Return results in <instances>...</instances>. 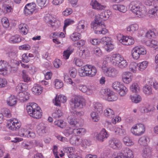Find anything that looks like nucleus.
Wrapping results in <instances>:
<instances>
[{
  "mask_svg": "<svg viewBox=\"0 0 158 158\" xmlns=\"http://www.w3.org/2000/svg\"><path fill=\"white\" fill-rule=\"evenodd\" d=\"M129 9L138 17H143L146 14V8L139 1L131 2L129 5Z\"/></svg>",
  "mask_w": 158,
  "mask_h": 158,
  "instance_id": "1",
  "label": "nucleus"
},
{
  "mask_svg": "<svg viewBox=\"0 0 158 158\" xmlns=\"http://www.w3.org/2000/svg\"><path fill=\"white\" fill-rule=\"evenodd\" d=\"M26 109L30 116L34 118L39 119L42 116L40 107L35 103H29L27 106Z\"/></svg>",
  "mask_w": 158,
  "mask_h": 158,
  "instance_id": "2",
  "label": "nucleus"
},
{
  "mask_svg": "<svg viewBox=\"0 0 158 158\" xmlns=\"http://www.w3.org/2000/svg\"><path fill=\"white\" fill-rule=\"evenodd\" d=\"M71 104L74 106L73 108L80 109L85 105V100L81 97L76 96L71 100Z\"/></svg>",
  "mask_w": 158,
  "mask_h": 158,
  "instance_id": "3",
  "label": "nucleus"
},
{
  "mask_svg": "<svg viewBox=\"0 0 158 158\" xmlns=\"http://www.w3.org/2000/svg\"><path fill=\"white\" fill-rule=\"evenodd\" d=\"M91 27L94 29H98L95 31V33L96 34H102L104 35L108 32L107 30L105 28L103 22H94L92 25Z\"/></svg>",
  "mask_w": 158,
  "mask_h": 158,
  "instance_id": "4",
  "label": "nucleus"
},
{
  "mask_svg": "<svg viewBox=\"0 0 158 158\" xmlns=\"http://www.w3.org/2000/svg\"><path fill=\"white\" fill-rule=\"evenodd\" d=\"M113 89L119 93L121 96H124L127 91V89L123 84L118 81L114 82L112 85Z\"/></svg>",
  "mask_w": 158,
  "mask_h": 158,
  "instance_id": "5",
  "label": "nucleus"
},
{
  "mask_svg": "<svg viewBox=\"0 0 158 158\" xmlns=\"http://www.w3.org/2000/svg\"><path fill=\"white\" fill-rule=\"evenodd\" d=\"M145 131L144 125L141 123H137L133 126L131 129V132L135 135H140Z\"/></svg>",
  "mask_w": 158,
  "mask_h": 158,
  "instance_id": "6",
  "label": "nucleus"
},
{
  "mask_svg": "<svg viewBox=\"0 0 158 158\" xmlns=\"http://www.w3.org/2000/svg\"><path fill=\"white\" fill-rule=\"evenodd\" d=\"M117 39L120 42L126 45H132L135 42L134 40L132 37L124 36L121 34H118L117 35Z\"/></svg>",
  "mask_w": 158,
  "mask_h": 158,
  "instance_id": "7",
  "label": "nucleus"
},
{
  "mask_svg": "<svg viewBox=\"0 0 158 158\" xmlns=\"http://www.w3.org/2000/svg\"><path fill=\"white\" fill-rule=\"evenodd\" d=\"M102 44L105 45V49L107 51L109 52L114 48V45L112 43L111 38L108 37H104L101 39Z\"/></svg>",
  "mask_w": 158,
  "mask_h": 158,
  "instance_id": "8",
  "label": "nucleus"
},
{
  "mask_svg": "<svg viewBox=\"0 0 158 158\" xmlns=\"http://www.w3.org/2000/svg\"><path fill=\"white\" fill-rule=\"evenodd\" d=\"M7 125L9 129L13 131H16L20 127L21 125L20 122L18 121L16 119L14 118L10 119L8 121Z\"/></svg>",
  "mask_w": 158,
  "mask_h": 158,
  "instance_id": "9",
  "label": "nucleus"
},
{
  "mask_svg": "<svg viewBox=\"0 0 158 158\" xmlns=\"http://www.w3.org/2000/svg\"><path fill=\"white\" fill-rule=\"evenodd\" d=\"M133 155L132 151L129 148H123L121 152L119 153L118 158H133Z\"/></svg>",
  "mask_w": 158,
  "mask_h": 158,
  "instance_id": "10",
  "label": "nucleus"
},
{
  "mask_svg": "<svg viewBox=\"0 0 158 158\" xmlns=\"http://www.w3.org/2000/svg\"><path fill=\"white\" fill-rule=\"evenodd\" d=\"M104 92V95L106 99L109 101L112 102L117 100V98L114 95V92L111 91L110 89H105L102 90Z\"/></svg>",
  "mask_w": 158,
  "mask_h": 158,
  "instance_id": "11",
  "label": "nucleus"
},
{
  "mask_svg": "<svg viewBox=\"0 0 158 158\" xmlns=\"http://www.w3.org/2000/svg\"><path fill=\"white\" fill-rule=\"evenodd\" d=\"M111 14V12L109 10L102 11L100 15L96 16L95 22H103L102 20H105L107 19Z\"/></svg>",
  "mask_w": 158,
  "mask_h": 158,
  "instance_id": "12",
  "label": "nucleus"
},
{
  "mask_svg": "<svg viewBox=\"0 0 158 158\" xmlns=\"http://www.w3.org/2000/svg\"><path fill=\"white\" fill-rule=\"evenodd\" d=\"M110 147L114 149H120L122 147L120 141L116 138H112L110 139L108 142Z\"/></svg>",
  "mask_w": 158,
  "mask_h": 158,
  "instance_id": "13",
  "label": "nucleus"
},
{
  "mask_svg": "<svg viewBox=\"0 0 158 158\" xmlns=\"http://www.w3.org/2000/svg\"><path fill=\"white\" fill-rule=\"evenodd\" d=\"M104 73L107 77L111 78H114L117 76L118 73V72L114 68L109 67L107 68L104 71Z\"/></svg>",
  "mask_w": 158,
  "mask_h": 158,
  "instance_id": "14",
  "label": "nucleus"
},
{
  "mask_svg": "<svg viewBox=\"0 0 158 158\" xmlns=\"http://www.w3.org/2000/svg\"><path fill=\"white\" fill-rule=\"evenodd\" d=\"M109 136L106 130L103 128L99 134H97L96 137L97 139L99 141L102 142L104 139H107Z\"/></svg>",
  "mask_w": 158,
  "mask_h": 158,
  "instance_id": "15",
  "label": "nucleus"
},
{
  "mask_svg": "<svg viewBox=\"0 0 158 158\" xmlns=\"http://www.w3.org/2000/svg\"><path fill=\"white\" fill-rule=\"evenodd\" d=\"M86 71L87 72V76L92 77L95 76L97 72L96 68L94 66L91 65H86Z\"/></svg>",
  "mask_w": 158,
  "mask_h": 158,
  "instance_id": "16",
  "label": "nucleus"
},
{
  "mask_svg": "<svg viewBox=\"0 0 158 158\" xmlns=\"http://www.w3.org/2000/svg\"><path fill=\"white\" fill-rule=\"evenodd\" d=\"M87 26V22L84 20H81L78 23L76 30L78 32H82L85 30Z\"/></svg>",
  "mask_w": 158,
  "mask_h": 158,
  "instance_id": "17",
  "label": "nucleus"
},
{
  "mask_svg": "<svg viewBox=\"0 0 158 158\" xmlns=\"http://www.w3.org/2000/svg\"><path fill=\"white\" fill-rule=\"evenodd\" d=\"M37 132L40 136H43L47 132L46 127L43 123H40L37 127Z\"/></svg>",
  "mask_w": 158,
  "mask_h": 158,
  "instance_id": "18",
  "label": "nucleus"
},
{
  "mask_svg": "<svg viewBox=\"0 0 158 158\" xmlns=\"http://www.w3.org/2000/svg\"><path fill=\"white\" fill-rule=\"evenodd\" d=\"M111 62L115 66H117L123 57L119 54H114L112 56Z\"/></svg>",
  "mask_w": 158,
  "mask_h": 158,
  "instance_id": "19",
  "label": "nucleus"
},
{
  "mask_svg": "<svg viewBox=\"0 0 158 158\" xmlns=\"http://www.w3.org/2000/svg\"><path fill=\"white\" fill-rule=\"evenodd\" d=\"M7 64L6 61H0V74L4 75L6 73L7 69Z\"/></svg>",
  "mask_w": 158,
  "mask_h": 158,
  "instance_id": "20",
  "label": "nucleus"
},
{
  "mask_svg": "<svg viewBox=\"0 0 158 158\" xmlns=\"http://www.w3.org/2000/svg\"><path fill=\"white\" fill-rule=\"evenodd\" d=\"M90 5L93 9L97 10H102L105 7V6L101 5L96 0H92Z\"/></svg>",
  "mask_w": 158,
  "mask_h": 158,
  "instance_id": "21",
  "label": "nucleus"
},
{
  "mask_svg": "<svg viewBox=\"0 0 158 158\" xmlns=\"http://www.w3.org/2000/svg\"><path fill=\"white\" fill-rule=\"evenodd\" d=\"M149 17L151 18H156L158 17V4L153 8L148 11Z\"/></svg>",
  "mask_w": 158,
  "mask_h": 158,
  "instance_id": "22",
  "label": "nucleus"
},
{
  "mask_svg": "<svg viewBox=\"0 0 158 158\" xmlns=\"http://www.w3.org/2000/svg\"><path fill=\"white\" fill-rule=\"evenodd\" d=\"M18 95L20 98L19 99L23 102L27 101L30 96V94L27 92H19Z\"/></svg>",
  "mask_w": 158,
  "mask_h": 158,
  "instance_id": "23",
  "label": "nucleus"
},
{
  "mask_svg": "<svg viewBox=\"0 0 158 158\" xmlns=\"http://www.w3.org/2000/svg\"><path fill=\"white\" fill-rule=\"evenodd\" d=\"M152 148L149 146H146L143 149L142 156L144 158L149 157L151 154Z\"/></svg>",
  "mask_w": 158,
  "mask_h": 158,
  "instance_id": "24",
  "label": "nucleus"
},
{
  "mask_svg": "<svg viewBox=\"0 0 158 158\" xmlns=\"http://www.w3.org/2000/svg\"><path fill=\"white\" fill-rule=\"evenodd\" d=\"M42 88L40 85L35 84L32 89L33 93L36 95H39L42 92Z\"/></svg>",
  "mask_w": 158,
  "mask_h": 158,
  "instance_id": "25",
  "label": "nucleus"
},
{
  "mask_svg": "<svg viewBox=\"0 0 158 158\" xmlns=\"http://www.w3.org/2000/svg\"><path fill=\"white\" fill-rule=\"evenodd\" d=\"M68 120L70 124L73 127L78 128L80 126L79 122L74 118H73L72 117H69L68 118Z\"/></svg>",
  "mask_w": 158,
  "mask_h": 158,
  "instance_id": "26",
  "label": "nucleus"
},
{
  "mask_svg": "<svg viewBox=\"0 0 158 158\" xmlns=\"http://www.w3.org/2000/svg\"><path fill=\"white\" fill-rule=\"evenodd\" d=\"M6 102L9 106H12L16 104L17 101L15 96L11 95L7 99Z\"/></svg>",
  "mask_w": 158,
  "mask_h": 158,
  "instance_id": "27",
  "label": "nucleus"
},
{
  "mask_svg": "<svg viewBox=\"0 0 158 158\" xmlns=\"http://www.w3.org/2000/svg\"><path fill=\"white\" fill-rule=\"evenodd\" d=\"M149 141V139L148 137L143 136L139 139L138 143L141 145L146 146Z\"/></svg>",
  "mask_w": 158,
  "mask_h": 158,
  "instance_id": "28",
  "label": "nucleus"
},
{
  "mask_svg": "<svg viewBox=\"0 0 158 158\" xmlns=\"http://www.w3.org/2000/svg\"><path fill=\"white\" fill-rule=\"evenodd\" d=\"M138 28V25L136 24H135L128 26L127 28V30L130 32L131 33H133L137 31Z\"/></svg>",
  "mask_w": 158,
  "mask_h": 158,
  "instance_id": "29",
  "label": "nucleus"
},
{
  "mask_svg": "<svg viewBox=\"0 0 158 158\" xmlns=\"http://www.w3.org/2000/svg\"><path fill=\"white\" fill-rule=\"evenodd\" d=\"M130 89L133 93H138L139 92L140 88L137 83H134L131 85Z\"/></svg>",
  "mask_w": 158,
  "mask_h": 158,
  "instance_id": "30",
  "label": "nucleus"
},
{
  "mask_svg": "<svg viewBox=\"0 0 158 158\" xmlns=\"http://www.w3.org/2000/svg\"><path fill=\"white\" fill-rule=\"evenodd\" d=\"M105 115L109 118H114V112L110 108H107L104 111Z\"/></svg>",
  "mask_w": 158,
  "mask_h": 158,
  "instance_id": "31",
  "label": "nucleus"
},
{
  "mask_svg": "<svg viewBox=\"0 0 158 158\" xmlns=\"http://www.w3.org/2000/svg\"><path fill=\"white\" fill-rule=\"evenodd\" d=\"M127 73V74H124L123 75V81L124 83L126 84H128L131 81V73Z\"/></svg>",
  "mask_w": 158,
  "mask_h": 158,
  "instance_id": "32",
  "label": "nucleus"
},
{
  "mask_svg": "<svg viewBox=\"0 0 158 158\" xmlns=\"http://www.w3.org/2000/svg\"><path fill=\"white\" fill-rule=\"evenodd\" d=\"M27 87V85L25 84L20 83L16 87V91L18 92V94L19 92H22V91L25 90Z\"/></svg>",
  "mask_w": 158,
  "mask_h": 158,
  "instance_id": "33",
  "label": "nucleus"
},
{
  "mask_svg": "<svg viewBox=\"0 0 158 158\" xmlns=\"http://www.w3.org/2000/svg\"><path fill=\"white\" fill-rule=\"evenodd\" d=\"M21 39L18 35H16L11 36L9 39V42L12 43H16L19 42Z\"/></svg>",
  "mask_w": 158,
  "mask_h": 158,
  "instance_id": "34",
  "label": "nucleus"
},
{
  "mask_svg": "<svg viewBox=\"0 0 158 158\" xmlns=\"http://www.w3.org/2000/svg\"><path fill=\"white\" fill-rule=\"evenodd\" d=\"M143 92L147 95H151L153 94L152 87L148 85L143 87Z\"/></svg>",
  "mask_w": 158,
  "mask_h": 158,
  "instance_id": "35",
  "label": "nucleus"
},
{
  "mask_svg": "<svg viewBox=\"0 0 158 158\" xmlns=\"http://www.w3.org/2000/svg\"><path fill=\"white\" fill-rule=\"evenodd\" d=\"M85 131V129L82 128H75L73 129V132L75 135H78L84 133Z\"/></svg>",
  "mask_w": 158,
  "mask_h": 158,
  "instance_id": "36",
  "label": "nucleus"
},
{
  "mask_svg": "<svg viewBox=\"0 0 158 158\" xmlns=\"http://www.w3.org/2000/svg\"><path fill=\"white\" fill-rule=\"evenodd\" d=\"M148 62L147 61H143L138 64L139 69L143 71L146 69L148 66Z\"/></svg>",
  "mask_w": 158,
  "mask_h": 158,
  "instance_id": "37",
  "label": "nucleus"
},
{
  "mask_svg": "<svg viewBox=\"0 0 158 158\" xmlns=\"http://www.w3.org/2000/svg\"><path fill=\"white\" fill-rule=\"evenodd\" d=\"M86 65L83 68L80 69L78 70L79 75L81 77L87 76V72L86 71Z\"/></svg>",
  "mask_w": 158,
  "mask_h": 158,
  "instance_id": "38",
  "label": "nucleus"
},
{
  "mask_svg": "<svg viewBox=\"0 0 158 158\" xmlns=\"http://www.w3.org/2000/svg\"><path fill=\"white\" fill-rule=\"evenodd\" d=\"M62 116V113L60 110H56L53 113L52 116L54 119H57L60 118Z\"/></svg>",
  "mask_w": 158,
  "mask_h": 158,
  "instance_id": "39",
  "label": "nucleus"
},
{
  "mask_svg": "<svg viewBox=\"0 0 158 158\" xmlns=\"http://www.w3.org/2000/svg\"><path fill=\"white\" fill-rule=\"evenodd\" d=\"M19 27L22 33L24 35L26 34L28 31V27L26 24H20Z\"/></svg>",
  "mask_w": 158,
  "mask_h": 158,
  "instance_id": "40",
  "label": "nucleus"
},
{
  "mask_svg": "<svg viewBox=\"0 0 158 158\" xmlns=\"http://www.w3.org/2000/svg\"><path fill=\"white\" fill-rule=\"evenodd\" d=\"M63 151L68 157L69 155H71V157L74 156V155L73 154V151L72 147H66L64 149Z\"/></svg>",
  "mask_w": 158,
  "mask_h": 158,
  "instance_id": "41",
  "label": "nucleus"
},
{
  "mask_svg": "<svg viewBox=\"0 0 158 158\" xmlns=\"http://www.w3.org/2000/svg\"><path fill=\"white\" fill-rule=\"evenodd\" d=\"M125 144L127 146H131L133 145L134 143L132 140L128 136H125L123 139Z\"/></svg>",
  "mask_w": 158,
  "mask_h": 158,
  "instance_id": "42",
  "label": "nucleus"
},
{
  "mask_svg": "<svg viewBox=\"0 0 158 158\" xmlns=\"http://www.w3.org/2000/svg\"><path fill=\"white\" fill-rule=\"evenodd\" d=\"M94 110L95 111L98 112L99 113H102L103 111L102 105L98 102L96 103L94 106Z\"/></svg>",
  "mask_w": 158,
  "mask_h": 158,
  "instance_id": "43",
  "label": "nucleus"
},
{
  "mask_svg": "<svg viewBox=\"0 0 158 158\" xmlns=\"http://www.w3.org/2000/svg\"><path fill=\"white\" fill-rule=\"evenodd\" d=\"M131 98L132 101L135 103H139L142 100L141 97L138 94L131 96Z\"/></svg>",
  "mask_w": 158,
  "mask_h": 158,
  "instance_id": "44",
  "label": "nucleus"
},
{
  "mask_svg": "<svg viewBox=\"0 0 158 158\" xmlns=\"http://www.w3.org/2000/svg\"><path fill=\"white\" fill-rule=\"evenodd\" d=\"M121 59V60L120 61L119 63L117 66L120 68L123 69L127 66L128 63L127 61L124 60L123 58Z\"/></svg>",
  "mask_w": 158,
  "mask_h": 158,
  "instance_id": "45",
  "label": "nucleus"
},
{
  "mask_svg": "<svg viewBox=\"0 0 158 158\" xmlns=\"http://www.w3.org/2000/svg\"><path fill=\"white\" fill-rule=\"evenodd\" d=\"M134 47L131 51V55L133 58L137 60L140 57V54Z\"/></svg>",
  "mask_w": 158,
  "mask_h": 158,
  "instance_id": "46",
  "label": "nucleus"
},
{
  "mask_svg": "<svg viewBox=\"0 0 158 158\" xmlns=\"http://www.w3.org/2000/svg\"><path fill=\"white\" fill-rule=\"evenodd\" d=\"M81 35L79 33H75L73 34L70 36L71 39L73 41L78 40L81 38Z\"/></svg>",
  "mask_w": 158,
  "mask_h": 158,
  "instance_id": "47",
  "label": "nucleus"
},
{
  "mask_svg": "<svg viewBox=\"0 0 158 158\" xmlns=\"http://www.w3.org/2000/svg\"><path fill=\"white\" fill-rule=\"evenodd\" d=\"M72 52L73 51L70 48H68L64 52L63 55L64 58L66 59H68Z\"/></svg>",
  "mask_w": 158,
  "mask_h": 158,
  "instance_id": "48",
  "label": "nucleus"
},
{
  "mask_svg": "<svg viewBox=\"0 0 158 158\" xmlns=\"http://www.w3.org/2000/svg\"><path fill=\"white\" fill-rule=\"evenodd\" d=\"M140 55H144L146 53V51L144 48L142 46H136L134 47Z\"/></svg>",
  "mask_w": 158,
  "mask_h": 158,
  "instance_id": "49",
  "label": "nucleus"
},
{
  "mask_svg": "<svg viewBox=\"0 0 158 158\" xmlns=\"http://www.w3.org/2000/svg\"><path fill=\"white\" fill-rule=\"evenodd\" d=\"M93 51L95 55L98 56L100 57L102 55V51L99 47H95L93 48Z\"/></svg>",
  "mask_w": 158,
  "mask_h": 158,
  "instance_id": "50",
  "label": "nucleus"
},
{
  "mask_svg": "<svg viewBox=\"0 0 158 158\" xmlns=\"http://www.w3.org/2000/svg\"><path fill=\"white\" fill-rule=\"evenodd\" d=\"M23 135L27 136V138H33L35 136V134L34 132L32 131H26L25 133L23 134Z\"/></svg>",
  "mask_w": 158,
  "mask_h": 158,
  "instance_id": "51",
  "label": "nucleus"
},
{
  "mask_svg": "<svg viewBox=\"0 0 158 158\" xmlns=\"http://www.w3.org/2000/svg\"><path fill=\"white\" fill-rule=\"evenodd\" d=\"M90 115L94 121L96 122L99 120V117L97 113L93 112L91 113Z\"/></svg>",
  "mask_w": 158,
  "mask_h": 158,
  "instance_id": "52",
  "label": "nucleus"
},
{
  "mask_svg": "<svg viewBox=\"0 0 158 158\" xmlns=\"http://www.w3.org/2000/svg\"><path fill=\"white\" fill-rule=\"evenodd\" d=\"M22 78L24 82H28L30 80V78L27 74L26 71L23 70L22 71Z\"/></svg>",
  "mask_w": 158,
  "mask_h": 158,
  "instance_id": "53",
  "label": "nucleus"
},
{
  "mask_svg": "<svg viewBox=\"0 0 158 158\" xmlns=\"http://www.w3.org/2000/svg\"><path fill=\"white\" fill-rule=\"evenodd\" d=\"M79 89L82 92H85L88 90L90 91L91 89L87 87L86 86L82 84L80 85L78 87Z\"/></svg>",
  "mask_w": 158,
  "mask_h": 158,
  "instance_id": "54",
  "label": "nucleus"
},
{
  "mask_svg": "<svg viewBox=\"0 0 158 158\" xmlns=\"http://www.w3.org/2000/svg\"><path fill=\"white\" fill-rule=\"evenodd\" d=\"M63 85V83L60 80H56L55 81V88L57 89L61 88Z\"/></svg>",
  "mask_w": 158,
  "mask_h": 158,
  "instance_id": "55",
  "label": "nucleus"
},
{
  "mask_svg": "<svg viewBox=\"0 0 158 158\" xmlns=\"http://www.w3.org/2000/svg\"><path fill=\"white\" fill-rule=\"evenodd\" d=\"M64 121L61 119H56L54 122V124L57 126L58 127L60 128H63V127Z\"/></svg>",
  "mask_w": 158,
  "mask_h": 158,
  "instance_id": "56",
  "label": "nucleus"
},
{
  "mask_svg": "<svg viewBox=\"0 0 158 158\" xmlns=\"http://www.w3.org/2000/svg\"><path fill=\"white\" fill-rule=\"evenodd\" d=\"M137 67H138V64L135 63H132L130 66V69L133 73H135L136 71Z\"/></svg>",
  "mask_w": 158,
  "mask_h": 158,
  "instance_id": "57",
  "label": "nucleus"
},
{
  "mask_svg": "<svg viewBox=\"0 0 158 158\" xmlns=\"http://www.w3.org/2000/svg\"><path fill=\"white\" fill-rule=\"evenodd\" d=\"M60 95L58 96L56 95V97L55 99V100H53V103L55 105L58 106H60L61 105V101L60 99Z\"/></svg>",
  "mask_w": 158,
  "mask_h": 158,
  "instance_id": "58",
  "label": "nucleus"
},
{
  "mask_svg": "<svg viewBox=\"0 0 158 158\" xmlns=\"http://www.w3.org/2000/svg\"><path fill=\"white\" fill-rule=\"evenodd\" d=\"M71 113L74 114L77 116H81L84 114V112L83 111H78L76 109H72L71 110Z\"/></svg>",
  "mask_w": 158,
  "mask_h": 158,
  "instance_id": "59",
  "label": "nucleus"
},
{
  "mask_svg": "<svg viewBox=\"0 0 158 158\" xmlns=\"http://www.w3.org/2000/svg\"><path fill=\"white\" fill-rule=\"evenodd\" d=\"M25 6H27L28 9H30L31 10L34 11L36 9V5L35 3L32 2L27 4Z\"/></svg>",
  "mask_w": 158,
  "mask_h": 158,
  "instance_id": "60",
  "label": "nucleus"
},
{
  "mask_svg": "<svg viewBox=\"0 0 158 158\" xmlns=\"http://www.w3.org/2000/svg\"><path fill=\"white\" fill-rule=\"evenodd\" d=\"M80 140L79 138L77 137L74 136L72 137L70 139V143L73 145L76 144Z\"/></svg>",
  "mask_w": 158,
  "mask_h": 158,
  "instance_id": "61",
  "label": "nucleus"
},
{
  "mask_svg": "<svg viewBox=\"0 0 158 158\" xmlns=\"http://www.w3.org/2000/svg\"><path fill=\"white\" fill-rule=\"evenodd\" d=\"M115 132L116 134H118L120 135H125L126 133L125 130L124 129L120 128H117L115 131Z\"/></svg>",
  "mask_w": 158,
  "mask_h": 158,
  "instance_id": "62",
  "label": "nucleus"
},
{
  "mask_svg": "<svg viewBox=\"0 0 158 158\" xmlns=\"http://www.w3.org/2000/svg\"><path fill=\"white\" fill-rule=\"evenodd\" d=\"M155 36L154 32L151 30L149 31L146 33V37L148 38L151 39L152 37L154 38Z\"/></svg>",
  "mask_w": 158,
  "mask_h": 158,
  "instance_id": "63",
  "label": "nucleus"
},
{
  "mask_svg": "<svg viewBox=\"0 0 158 158\" xmlns=\"http://www.w3.org/2000/svg\"><path fill=\"white\" fill-rule=\"evenodd\" d=\"M74 21L71 19H68L64 21V28H65L70 24L73 23Z\"/></svg>",
  "mask_w": 158,
  "mask_h": 158,
  "instance_id": "64",
  "label": "nucleus"
}]
</instances>
